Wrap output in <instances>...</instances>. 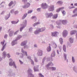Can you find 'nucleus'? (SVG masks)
<instances>
[{
  "label": "nucleus",
  "instance_id": "79ce46f5",
  "mask_svg": "<svg viewBox=\"0 0 77 77\" xmlns=\"http://www.w3.org/2000/svg\"><path fill=\"white\" fill-rule=\"evenodd\" d=\"M30 61H31V64L32 65H35V63H34V61H33V60H32V59H31L30 60Z\"/></svg>",
  "mask_w": 77,
  "mask_h": 77
},
{
  "label": "nucleus",
  "instance_id": "f8f14e48",
  "mask_svg": "<svg viewBox=\"0 0 77 77\" xmlns=\"http://www.w3.org/2000/svg\"><path fill=\"white\" fill-rule=\"evenodd\" d=\"M53 15V13H47L46 14L47 18H51Z\"/></svg>",
  "mask_w": 77,
  "mask_h": 77
},
{
  "label": "nucleus",
  "instance_id": "4c0bfd02",
  "mask_svg": "<svg viewBox=\"0 0 77 77\" xmlns=\"http://www.w3.org/2000/svg\"><path fill=\"white\" fill-rule=\"evenodd\" d=\"M6 43H5L4 45H3L1 49L2 51H3L4 50V49L5 48V47H6Z\"/></svg>",
  "mask_w": 77,
  "mask_h": 77
},
{
  "label": "nucleus",
  "instance_id": "774afa93",
  "mask_svg": "<svg viewBox=\"0 0 77 77\" xmlns=\"http://www.w3.org/2000/svg\"><path fill=\"white\" fill-rule=\"evenodd\" d=\"M14 12V9H13L11 11V14H13Z\"/></svg>",
  "mask_w": 77,
  "mask_h": 77
},
{
  "label": "nucleus",
  "instance_id": "aec40b11",
  "mask_svg": "<svg viewBox=\"0 0 77 77\" xmlns=\"http://www.w3.org/2000/svg\"><path fill=\"white\" fill-rule=\"evenodd\" d=\"M49 46L47 47V50L48 52H50L51 50V45L49 44Z\"/></svg>",
  "mask_w": 77,
  "mask_h": 77
},
{
  "label": "nucleus",
  "instance_id": "b1692460",
  "mask_svg": "<svg viewBox=\"0 0 77 77\" xmlns=\"http://www.w3.org/2000/svg\"><path fill=\"white\" fill-rule=\"evenodd\" d=\"M27 41L26 40L25 41L21 43V46H24V45H26V44H27Z\"/></svg>",
  "mask_w": 77,
  "mask_h": 77
},
{
  "label": "nucleus",
  "instance_id": "2f4dec72",
  "mask_svg": "<svg viewBox=\"0 0 77 77\" xmlns=\"http://www.w3.org/2000/svg\"><path fill=\"white\" fill-rule=\"evenodd\" d=\"M72 61L73 63H74L75 62V59L74 57L72 56Z\"/></svg>",
  "mask_w": 77,
  "mask_h": 77
},
{
  "label": "nucleus",
  "instance_id": "dca6fc26",
  "mask_svg": "<svg viewBox=\"0 0 77 77\" xmlns=\"http://www.w3.org/2000/svg\"><path fill=\"white\" fill-rule=\"evenodd\" d=\"M21 52L23 53V54L24 56H27L28 55L27 52L24 51L23 48H22L21 49Z\"/></svg>",
  "mask_w": 77,
  "mask_h": 77
},
{
  "label": "nucleus",
  "instance_id": "9b49d317",
  "mask_svg": "<svg viewBox=\"0 0 77 77\" xmlns=\"http://www.w3.org/2000/svg\"><path fill=\"white\" fill-rule=\"evenodd\" d=\"M42 7L43 9H46L48 7V5L46 3H43L42 4Z\"/></svg>",
  "mask_w": 77,
  "mask_h": 77
},
{
  "label": "nucleus",
  "instance_id": "8fccbe9b",
  "mask_svg": "<svg viewBox=\"0 0 77 77\" xmlns=\"http://www.w3.org/2000/svg\"><path fill=\"white\" fill-rule=\"evenodd\" d=\"M57 3H58L59 5H62L63 3V2L62 1H59L57 2Z\"/></svg>",
  "mask_w": 77,
  "mask_h": 77
},
{
  "label": "nucleus",
  "instance_id": "bb28decb",
  "mask_svg": "<svg viewBox=\"0 0 77 77\" xmlns=\"http://www.w3.org/2000/svg\"><path fill=\"white\" fill-rule=\"evenodd\" d=\"M10 16H11V15L10 14V13H9V14L7 15L5 17V20H7L10 17Z\"/></svg>",
  "mask_w": 77,
  "mask_h": 77
},
{
  "label": "nucleus",
  "instance_id": "412c9836",
  "mask_svg": "<svg viewBox=\"0 0 77 77\" xmlns=\"http://www.w3.org/2000/svg\"><path fill=\"white\" fill-rule=\"evenodd\" d=\"M40 32H40L39 28H38L35 31L34 33L35 35H38V34H39Z\"/></svg>",
  "mask_w": 77,
  "mask_h": 77
},
{
  "label": "nucleus",
  "instance_id": "393cba45",
  "mask_svg": "<svg viewBox=\"0 0 77 77\" xmlns=\"http://www.w3.org/2000/svg\"><path fill=\"white\" fill-rule=\"evenodd\" d=\"M38 29L40 32H44V31L45 30V27H43L41 28H38Z\"/></svg>",
  "mask_w": 77,
  "mask_h": 77
},
{
  "label": "nucleus",
  "instance_id": "7ed1b4c3",
  "mask_svg": "<svg viewBox=\"0 0 77 77\" xmlns=\"http://www.w3.org/2000/svg\"><path fill=\"white\" fill-rule=\"evenodd\" d=\"M10 62L9 63V66H13L15 68V69H17V66H16V65H15V62H12V59H10Z\"/></svg>",
  "mask_w": 77,
  "mask_h": 77
},
{
  "label": "nucleus",
  "instance_id": "f257e3e1",
  "mask_svg": "<svg viewBox=\"0 0 77 77\" xmlns=\"http://www.w3.org/2000/svg\"><path fill=\"white\" fill-rule=\"evenodd\" d=\"M60 22L62 23L63 24H66L67 23H68V21L66 20H61L60 21H57L56 24H57V28H59V26H58L60 24Z\"/></svg>",
  "mask_w": 77,
  "mask_h": 77
},
{
  "label": "nucleus",
  "instance_id": "052dcab7",
  "mask_svg": "<svg viewBox=\"0 0 77 77\" xmlns=\"http://www.w3.org/2000/svg\"><path fill=\"white\" fill-rule=\"evenodd\" d=\"M50 27H51L50 28L51 29H53L54 28V26L52 25H50Z\"/></svg>",
  "mask_w": 77,
  "mask_h": 77
},
{
  "label": "nucleus",
  "instance_id": "6e6552de",
  "mask_svg": "<svg viewBox=\"0 0 77 77\" xmlns=\"http://www.w3.org/2000/svg\"><path fill=\"white\" fill-rule=\"evenodd\" d=\"M48 11H53L54 10V5H51L49 7Z\"/></svg>",
  "mask_w": 77,
  "mask_h": 77
},
{
  "label": "nucleus",
  "instance_id": "423d86ee",
  "mask_svg": "<svg viewBox=\"0 0 77 77\" xmlns=\"http://www.w3.org/2000/svg\"><path fill=\"white\" fill-rule=\"evenodd\" d=\"M6 56H7V57L8 58H9V57H11V56H10V55H9V54H7V53H6V52L5 51H4L3 53L2 58H3V59H5V58L6 57Z\"/></svg>",
  "mask_w": 77,
  "mask_h": 77
},
{
  "label": "nucleus",
  "instance_id": "a19ab883",
  "mask_svg": "<svg viewBox=\"0 0 77 77\" xmlns=\"http://www.w3.org/2000/svg\"><path fill=\"white\" fill-rule=\"evenodd\" d=\"M59 41L61 44H62L63 43V39L62 38H60L59 39Z\"/></svg>",
  "mask_w": 77,
  "mask_h": 77
},
{
  "label": "nucleus",
  "instance_id": "4d7b16f0",
  "mask_svg": "<svg viewBox=\"0 0 77 77\" xmlns=\"http://www.w3.org/2000/svg\"><path fill=\"white\" fill-rule=\"evenodd\" d=\"M13 4V2L11 1V2L10 3H9V6H11Z\"/></svg>",
  "mask_w": 77,
  "mask_h": 77
},
{
  "label": "nucleus",
  "instance_id": "72a5a7b5",
  "mask_svg": "<svg viewBox=\"0 0 77 77\" xmlns=\"http://www.w3.org/2000/svg\"><path fill=\"white\" fill-rule=\"evenodd\" d=\"M27 13L24 14L22 17V20H24L25 18H26V17H27Z\"/></svg>",
  "mask_w": 77,
  "mask_h": 77
},
{
  "label": "nucleus",
  "instance_id": "5fc2aeb1",
  "mask_svg": "<svg viewBox=\"0 0 77 77\" xmlns=\"http://www.w3.org/2000/svg\"><path fill=\"white\" fill-rule=\"evenodd\" d=\"M75 8V7L74 6H73V7L69 6V9H73V8Z\"/></svg>",
  "mask_w": 77,
  "mask_h": 77
},
{
  "label": "nucleus",
  "instance_id": "49530a36",
  "mask_svg": "<svg viewBox=\"0 0 77 77\" xmlns=\"http://www.w3.org/2000/svg\"><path fill=\"white\" fill-rule=\"evenodd\" d=\"M23 47H24L23 48H24V49L28 48H29V47H28V46H27V45H26L23 46Z\"/></svg>",
  "mask_w": 77,
  "mask_h": 77
},
{
  "label": "nucleus",
  "instance_id": "ddd939ff",
  "mask_svg": "<svg viewBox=\"0 0 77 77\" xmlns=\"http://www.w3.org/2000/svg\"><path fill=\"white\" fill-rule=\"evenodd\" d=\"M52 36H57V35L59 34V32H54L51 33Z\"/></svg>",
  "mask_w": 77,
  "mask_h": 77
},
{
  "label": "nucleus",
  "instance_id": "58836bf2",
  "mask_svg": "<svg viewBox=\"0 0 77 77\" xmlns=\"http://www.w3.org/2000/svg\"><path fill=\"white\" fill-rule=\"evenodd\" d=\"M49 69H51L52 71H55L56 69L55 67H49Z\"/></svg>",
  "mask_w": 77,
  "mask_h": 77
},
{
  "label": "nucleus",
  "instance_id": "864d4df0",
  "mask_svg": "<svg viewBox=\"0 0 77 77\" xmlns=\"http://www.w3.org/2000/svg\"><path fill=\"white\" fill-rule=\"evenodd\" d=\"M19 62L20 65H23L24 64V62H23L22 61H21V60H19Z\"/></svg>",
  "mask_w": 77,
  "mask_h": 77
},
{
  "label": "nucleus",
  "instance_id": "09e8293b",
  "mask_svg": "<svg viewBox=\"0 0 77 77\" xmlns=\"http://www.w3.org/2000/svg\"><path fill=\"white\" fill-rule=\"evenodd\" d=\"M19 30H18L16 32H14V35H17V34H18V33L19 32Z\"/></svg>",
  "mask_w": 77,
  "mask_h": 77
},
{
  "label": "nucleus",
  "instance_id": "3c124183",
  "mask_svg": "<svg viewBox=\"0 0 77 77\" xmlns=\"http://www.w3.org/2000/svg\"><path fill=\"white\" fill-rule=\"evenodd\" d=\"M20 58H23L24 57V55L22 53L20 54Z\"/></svg>",
  "mask_w": 77,
  "mask_h": 77
},
{
  "label": "nucleus",
  "instance_id": "13d9d810",
  "mask_svg": "<svg viewBox=\"0 0 77 77\" xmlns=\"http://www.w3.org/2000/svg\"><path fill=\"white\" fill-rule=\"evenodd\" d=\"M54 45V48H56L57 47V45L55 43H53Z\"/></svg>",
  "mask_w": 77,
  "mask_h": 77
},
{
  "label": "nucleus",
  "instance_id": "cd10ccee",
  "mask_svg": "<svg viewBox=\"0 0 77 77\" xmlns=\"http://www.w3.org/2000/svg\"><path fill=\"white\" fill-rule=\"evenodd\" d=\"M63 9H64V7H62L59 8H58L56 10V12H60L61 10L62 11V10H63Z\"/></svg>",
  "mask_w": 77,
  "mask_h": 77
},
{
  "label": "nucleus",
  "instance_id": "bf43d9fd",
  "mask_svg": "<svg viewBox=\"0 0 77 77\" xmlns=\"http://www.w3.org/2000/svg\"><path fill=\"white\" fill-rule=\"evenodd\" d=\"M8 34H5L4 37L5 39H7V37H8Z\"/></svg>",
  "mask_w": 77,
  "mask_h": 77
},
{
  "label": "nucleus",
  "instance_id": "c756f323",
  "mask_svg": "<svg viewBox=\"0 0 77 77\" xmlns=\"http://www.w3.org/2000/svg\"><path fill=\"white\" fill-rule=\"evenodd\" d=\"M53 19H56L57 18V17L58 16V14H55L53 16Z\"/></svg>",
  "mask_w": 77,
  "mask_h": 77
},
{
  "label": "nucleus",
  "instance_id": "473e14b6",
  "mask_svg": "<svg viewBox=\"0 0 77 77\" xmlns=\"http://www.w3.org/2000/svg\"><path fill=\"white\" fill-rule=\"evenodd\" d=\"M40 24V23L39 22H37L35 23H34L33 25L32 26L34 27H35L36 26H38V25H39V24Z\"/></svg>",
  "mask_w": 77,
  "mask_h": 77
},
{
  "label": "nucleus",
  "instance_id": "4468645a",
  "mask_svg": "<svg viewBox=\"0 0 77 77\" xmlns=\"http://www.w3.org/2000/svg\"><path fill=\"white\" fill-rule=\"evenodd\" d=\"M37 54L38 56H42V51L40 50H39Z\"/></svg>",
  "mask_w": 77,
  "mask_h": 77
},
{
  "label": "nucleus",
  "instance_id": "4be33fe9",
  "mask_svg": "<svg viewBox=\"0 0 77 77\" xmlns=\"http://www.w3.org/2000/svg\"><path fill=\"white\" fill-rule=\"evenodd\" d=\"M77 31L75 30H73L71 31L70 32V34L71 35H75L76 33H77Z\"/></svg>",
  "mask_w": 77,
  "mask_h": 77
},
{
  "label": "nucleus",
  "instance_id": "20e7f679",
  "mask_svg": "<svg viewBox=\"0 0 77 77\" xmlns=\"http://www.w3.org/2000/svg\"><path fill=\"white\" fill-rule=\"evenodd\" d=\"M9 74H8V77H12L13 76V77L15 76V74L14 73H13L12 72V70L11 69H9L8 71Z\"/></svg>",
  "mask_w": 77,
  "mask_h": 77
},
{
  "label": "nucleus",
  "instance_id": "a211bd4d",
  "mask_svg": "<svg viewBox=\"0 0 77 77\" xmlns=\"http://www.w3.org/2000/svg\"><path fill=\"white\" fill-rule=\"evenodd\" d=\"M21 52L23 53V54L24 56H27L28 55L27 52L24 51L23 48H22L21 49Z\"/></svg>",
  "mask_w": 77,
  "mask_h": 77
},
{
  "label": "nucleus",
  "instance_id": "c85d7f7f",
  "mask_svg": "<svg viewBox=\"0 0 77 77\" xmlns=\"http://www.w3.org/2000/svg\"><path fill=\"white\" fill-rule=\"evenodd\" d=\"M69 41L70 43H73L74 42V38L72 37H70L69 39Z\"/></svg>",
  "mask_w": 77,
  "mask_h": 77
},
{
  "label": "nucleus",
  "instance_id": "37998d69",
  "mask_svg": "<svg viewBox=\"0 0 77 77\" xmlns=\"http://www.w3.org/2000/svg\"><path fill=\"white\" fill-rule=\"evenodd\" d=\"M18 21H19L18 20V21H11V23H12V24H17V23H18Z\"/></svg>",
  "mask_w": 77,
  "mask_h": 77
},
{
  "label": "nucleus",
  "instance_id": "680f3d73",
  "mask_svg": "<svg viewBox=\"0 0 77 77\" xmlns=\"http://www.w3.org/2000/svg\"><path fill=\"white\" fill-rule=\"evenodd\" d=\"M32 12H33L32 10H29L28 11V14H31V13H32Z\"/></svg>",
  "mask_w": 77,
  "mask_h": 77
},
{
  "label": "nucleus",
  "instance_id": "1a4fd4ad",
  "mask_svg": "<svg viewBox=\"0 0 77 77\" xmlns=\"http://www.w3.org/2000/svg\"><path fill=\"white\" fill-rule=\"evenodd\" d=\"M62 34L63 37H66L68 35V31L66 30H63Z\"/></svg>",
  "mask_w": 77,
  "mask_h": 77
},
{
  "label": "nucleus",
  "instance_id": "c9c22d12",
  "mask_svg": "<svg viewBox=\"0 0 77 77\" xmlns=\"http://www.w3.org/2000/svg\"><path fill=\"white\" fill-rule=\"evenodd\" d=\"M63 48L64 52H66V46H65V45H63Z\"/></svg>",
  "mask_w": 77,
  "mask_h": 77
},
{
  "label": "nucleus",
  "instance_id": "603ef678",
  "mask_svg": "<svg viewBox=\"0 0 77 77\" xmlns=\"http://www.w3.org/2000/svg\"><path fill=\"white\" fill-rule=\"evenodd\" d=\"M58 48L60 49V52H61V51H62V46H59Z\"/></svg>",
  "mask_w": 77,
  "mask_h": 77
},
{
  "label": "nucleus",
  "instance_id": "5701e85b",
  "mask_svg": "<svg viewBox=\"0 0 77 77\" xmlns=\"http://www.w3.org/2000/svg\"><path fill=\"white\" fill-rule=\"evenodd\" d=\"M47 60V61H50V58L48 57L46 58V57H44L42 61L43 63H44L45 62V60Z\"/></svg>",
  "mask_w": 77,
  "mask_h": 77
},
{
  "label": "nucleus",
  "instance_id": "a878e982",
  "mask_svg": "<svg viewBox=\"0 0 77 77\" xmlns=\"http://www.w3.org/2000/svg\"><path fill=\"white\" fill-rule=\"evenodd\" d=\"M63 56V57L65 60H66L67 62H68V60L66 58L67 55L66 54H64Z\"/></svg>",
  "mask_w": 77,
  "mask_h": 77
},
{
  "label": "nucleus",
  "instance_id": "f704fd0d",
  "mask_svg": "<svg viewBox=\"0 0 77 77\" xmlns=\"http://www.w3.org/2000/svg\"><path fill=\"white\" fill-rule=\"evenodd\" d=\"M21 38H22V36L20 35H18L17 36V38L16 39H17V40L18 41V40H19V39H21Z\"/></svg>",
  "mask_w": 77,
  "mask_h": 77
},
{
  "label": "nucleus",
  "instance_id": "69168bd1",
  "mask_svg": "<svg viewBox=\"0 0 77 77\" xmlns=\"http://www.w3.org/2000/svg\"><path fill=\"white\" fill-rule=\"evenodd\" d=\"M27 59H29V60L30 61L31 59H31V57L29 56H27Z\"/></svg>",
  "mask_w": 77,
  "mask_h": 77
},
{
  "label": "nucleus",
  "instance_id": "f3484780",
  "mask_svg": "<svg viewBox=\"0 0 77 77\" xmlns=\"http://www.w3.org/2000/svg\"><path fill=\"white\" fill-rule=\"evenodd\" d=\"M21 52L23 53V54L24 56H27L28 55L27 52L24 51L23 48H22L21 49Z\"/></svg>",
  "mask_w": 77,
  "mask_h": 77
},
{
  "label": "nucleus",
  "instance_id": "f03ea898",
  "mask_svg": "<svg viewBox=\"0 0 77 77\" xmlns=\"http://www.w3.org/2000/svg\"><path fill=\"white\" fill-rule=\"evenodd\" d=\"M22 27L20 28V32H22L23 29H24L25 27L27 26V20H25L23 21V24H21Z\"/></svg>",
  "mask_w": 77,
  "mask_h": 77
},
{
  "label": "nucleus",
  "instance_id": "c03bdc74",
  "mask_svg": "<svg viewBox=\"0 0 77 77\" xmlns=\"http://www.w3.org/2000/svg\"><path fill=\"white\" fill-rule=\"evenodd\" d=\"M61 12L63 16H64V15H65L66 12L64 10H63V11H61Z\"/></svg>",
  "mask_w": 77,
  "mask_h": 77
},
{
  "label": "nucleus",
  "instance_id": "7c9ffc66",
  "mask_svg": "<svg viewBox=\"0 0 77 77\" xmlns=\"http://www.w3.org/2000/svg\"><path fill=\"white\" fill-rule=\"evenodd\" d=\"M73 70L76 73H77V68L76 66H75L73 68Z\"/></svg>",
  "mask_w": 77,
  "mask_h": 77
},
{
  "label": "nucleus",
  "instance_id": "0eeeda50",
  "mask_svg": "<svg viewBox=\"0 0 77 77\" xmlns=\"http://www.w3.org/2000/svg\"><path fill=\"white\" fill-rule=\"evenodd\" d=\"M8 32L9 33V35L10 37L13 36L14 33V31L13 30H11V29H9L8 31Z\"/></svg>",
  "mask_w": 77,
  "mask_h": 77
},
{
  "label": "nucleus",
  "instance_id": "0e129e2a",
  "mask_svg": "<svg viewBox=\"0 0 77 77\" xmlns=\"http://www.w3.org/2000/svg\"><path fill=\"white\" fill-rule=\"evenodd\" d=\"M22 2L23 3H26L27 2V0H22Z\"/></svg>",
  "mask_w": 77,
  "mask_h": 77
},
{
  "label": "nucleus",
  "instance_id": "6e6d98bb",
  "mask_svg": "<svg viewBox=\"0 0 77 77\" xmlns=\"http://www.w3.org/2000/svg\"><path fill=\"white\" fill-rule=\"evenodd\" d=\"M32 19H35V20H36V16H33L32 17H31Z\"/></svg>",
  "mask_w": 77,
  "mask_h": 77
},
{
  "label": "nucleus",
  "instance_id": "9d476101",
  "mask_svg": "<svg viewBox=\"0 0 77 77\" xmlns=\"http://www.w3.org/2000/svg\"><path fill=\"white\" fill-rule=\"evenodd\" d=\"M30 5V3L28 2H27L26 3V4L22 6V7L23 8H28L29 7Z\"/></svg>",
  "mask_w": 77,
  "mask_h": 77
},
{
  "label": "nucleus",
  "instance_id": "de8ad7c7",
  "mask_svg": "<svg viewBox=\"0 0 77 77\" xmlns=\"http://www.w3.org/2000/svg\"><path fill=\"white\" fill-rule=\"evenodd\" d=\"M34 60L35 62H38V59L36 58V57H34Z\"/></svg>",
  "mask_w": 77,
  "mask_h": 77
},
{
  "label": "nucleus",
  "instance_id": "a18cd8bd",
  "mask_svg": "<svg viewBox=\"0 0 77 77\" xmlns=\"http://www.w3.org/2000/svg\"><path fill=\"white\" fill-rule=\"evenodd\" d=\"M75 12H77V8H75L73 11V14H75Z\"/></svg>",
  "mask_w": 77,
  "mask_h": 77
},
{
  "label": "nucleus",
  "instance_id": "ea45409f",
  "mask_svg": "<svg viewBox=\"0 0 77 77\" xmlns=\"http://www.w3.org/2000/svg\"><path fill=\"white\" fill-rule=\"evenodd\" d=\"M55 56V52L54 51L51 54V57H54Z\"/></svg>",
  "mask_w": 77,
  "mask_h": 77
},
{
  "label": "nucleus",
  "instance_id": "e433bc0d",
  "mask_svg": "<svg viewBox=\"0 0 77 77\" xmlns=\"http://www.w3.org/2000/svg\"><path fill=\"white\" fill-rule=\"evenodd\" d=\"M34 70L35 72H36V71H39V69H38V67L35 66L34 67Z\"/></svg>",
  "mask_w": 77,
  "mask_h": 77
},
{
  "label": "nucleus",
  "instance_id": "2eb2a0df",
  "mask_svg": "<svg viewBox=\"0 0 77 77\" xmlns=\"http://www.w3.org/2000/svg\"><path fill=\"white\" fill-rule=\"evenodd\" d=\"M50 66H53V63L51 62H50L48 63V64L46 65V67L48 69L50 68Z\"/></svg>",
  "mask_w": 77,
  "mask_h": 77
},
{
  "label": "nucleus",
  "instance_id": "e2e57ef3",
  "mask_svg": "<svg viewBox=\"0 0 77 77\" xmlns=\"http://www.w3.org/2000/svg\"><path fill=\"white\" fill-rule=\"evenodd\" d=\"M29 32H32L33 31V28H30L29 29Z\"/></svg>",
  "mask_w": 77,
  "mask_h": 77
},
{
  "label": "nucleus",
  "instance_id": "338daca9",
  "mask_svg": "<svg viewBox=\"0 0 77 77\" xmlns=\"http://www.w3.org/2000/svg\"><path fill=\"white\" fill-rule=\"evenodd\" d=\"M5 41L4 40V42H1V44L3 45H4V44H5Z\"/></svg>",
  "mask_w": 77,
  "mask_h": 77
},
{
  "label": "nucleus",
  "instance_id": "6ab92c4d",
  "mask_svg": "<svg viewBox=\"0 0 77 77\" xmlns=\"http://www.w3.org/2000/svg\"><path fill=\"white\" fill-rule=\"evenodd\" d=\"M17 39H16L12 42L11 45L12 46H14L15 44H17Z\"/></svg>",
  "mask_w": 77,
  "mask_h": 77
},
{
  "label": "nucleus",
  "instance_id": "39448f33",
  "mask_svg": "<svg viewBox=\"0 0 77 77\" xmlns=\"http://www.w3.org/2000/svg\"><path fill=\"white\" fill-rule=\"evenodd\" d=\"M28 77H35L34 75L32 74V70L31 69H29L28 71Z\"/></svg>",
  "mask_w": 77,
  "mask_h": 77
}]
</instances>
